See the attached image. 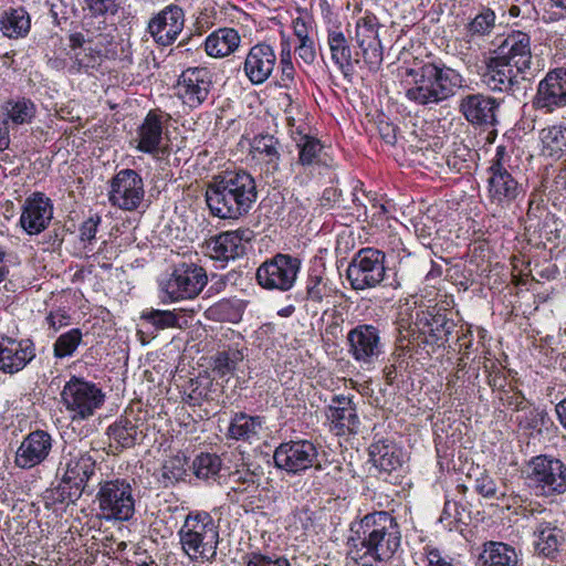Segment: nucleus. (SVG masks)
I'll return each mask as SVG.
<instances>
[{
  "mask_svg": "<svg viewBox=\"0 0 566 566\" xmlns=\"http://www.w3.org/2000/svg\"><path fill=\"white\" fill-rule=\"evenodd\" d=\"M350 532L349 555L361 566L387 563L400 548V526L387 511H374L352 522Z\"/></svg>",
  "mask_w": 566,
  "mask_h": 566,
  "instance_id": "f257e3e1",
  "label": "nucleus"
},
{
  "mask_svg": "<svg viewBox=\"0 0 566 566\" xmlns=\"http://www.w3.org/2000/svg\"><path fill=\"white\" fill-rule=\"evenodd\" d=\"M400 83L405 97L422 107L444 103L465 87L463 75L441 61L416 63L405 69Z\"/></svg>",
  "mask_w": 566,
  "mask_h": 566,
  "instance_id": "f03ea898",
  "label": "nucleus"
},
{
  "mask_svg": "<svg viewBox=\"0 0 566 566\" xmlns=\"http://www.w3.org/2000/svg\"><path fill=\"white\" fill-rule=\"evenodd\" d=\"M256 184L245 170H226L207 184L205 200L212 217L237 221L256 201Z\"/></svg>",
  "mask_w": 566,
  "mask_h": 566,
  "instance_id": "7ed1b4c3",
  "label": "nucleus"
},
{
  "mask_svg": "<svg viewBox=\"0 0 566 566\" xmlns=\"http://www.w3.org/2000/svg\"><path fill=\"white\" fill-rule=\"evenodd\" d=\"M181 551L191 562L212 564L217 559L219 531L206 511H191L177 533Z\"/></svg>",
  "mask_w": 566,
  "mask_h": 566,
  "instance_id": "20e7f679",
  "label": "nucleus"
},
{
  "mask_svg": "<svg viewBox=\"0 0 566 566\" xmlns=\"http://www.w3.org/2000/svg\"><path fill=\"white\" fill-rule=\"evenodd\" d=\"M95 469L96 460L88 451L73 449L63 453L56 471L61 480L54 490L55 501L75 503L95 474Z\"/></svg>",
  "mask_w": 566,
  "mask_h": 566,
  "instance_id": "39448f33",
  "label": "nucleus"
},
{
  "mask_svg": "<svg viewBox=\"0 0 566 566\" xmlns=\"http://www.w3.org/2000/svg\"><path fill=\"white\" fill-rule=\"evenodd\" d=\"M133 481L115 478L101 481L96 493L98 516L107 522H128L135 515Z\"/></svg>",
  "mask_w": 566,
  "mask_h": 566,
  "instance_id": "423d86ee",
  "label": "nucleus"
},
{
  "mask_svg": "<svg viewBox=\"0 0 566 566\" xmlns=\"http://www.w3.org/2000/svg\"><path fill=\"white\" fill-rule=\"evenodd\" d=\"M515 169L506 148L497 146L486 169L488 193L492 203L509 207L522 193V186L514 176Z\"/></svg>",
  "mask_w": 566,
  "mask_h": 566,
  "instance_id": "0eeeda50",
  "label": "nucleus"
},
{
  "mask_svg": "<svg viewBox=\"0 0 566 566\" xmlns=\"http://www.w3.org/2000/svg\"><path fill=\"white\" fill-rule=\"evenodd\" d=\"M61 402L73 421H83L102 408L105 394L97 384L73 375L61 390Z\"/></svg>",
  "mask_w": 566,
  "mask_h": 566,
  "instance_id": "6e6552de",
  "label": "nucleus"
},
{
  "mask_svg": "<svg viewBox=\"0 0 566 566\" xmlns=\"http://www.w3.org/2000/svg\"><path fill=\"white\" fill-rule=\"evenodd\" d=\"M208 283L206 270L192 262L179 263L159 284L164 302H178L197 297Z\"/></svg>",
  "mask_w": 566,
  "mask_h": 566,
  "instance_id": "1a4fd4ad",
  "label": "nucleus"
},
{
  "mask_svg": "<svg viewBox=\"0 0 566 566\" xmlns=\"http://www.w3.org/2000/svg\"><path fill=\"white\" fill-rule=\"evenodd\" d=\"M347 353L361 368L370 369L385 353L379 324L359 323L346 335Z\"/></svg>",
  "mask_w": 566,
  "mask_h": 566,
  "instance_id": "9d476101",
  "label": "nucleus"
},
{
  "mask_svg": "<svg viewBox=\"0 0 566 566\" xmlns=\"http://www.w3.org/2000/svg\"><path fill=\"white\" fill-rule=\"evenodd\" d=\"M346 275L355 291L380 285L386 276V254L375 248L360 249L349 262Z\"/></svg>",
  "mask_w": 566,
  "mask_h": 566,
  "instance_id": "9b49d317",
  "label": "nucleus"
},
{
  "mask_svg": "<svg viewBox=\"0 0 566 566\" xmlns=\"http://www.w3.org/2000/svg\"><path fill=\"white\" fill-rule=\"evenodd\" d=\"M527 526L533 532V545L537 555L555 558L565 537L556 514L549 509H532L526 515Z\"/></svg>",
  "mask_w": 566,
  "mask_h": 566,
  "instance_id": "f8f14e48",
  "label": "nucleus"
},
{
  "mask_svg": "<svg viewBox=\"0 0 566 566\" xmlns=\"http://www.w3.org/2000/svg\"><path fill=\"white\" fill-rule=\"evenodd\" d=\"M454 327V321L449 318L444 311L436 306L428 307L417 312L409 335L413 339H421V343L434 350L449 340Z\"/></svg>",
  "mask_w": 566,
  "mask_h": 566,
  "instance_id": "ddd939ff",
  "label": "nucleus"
},
{
  "mask_svg": "<svg viewBox=\"0 0 566 566\" xmlns=\"http://www.w3.org/2000/svg\"><path fill=\"white\" fill-rule=\"evenodd\" d=\"M301 269V260L296 256L277 253L264 261L256 270L255 277L265 290L289 291L295 284Z\"/></svg>",
  "mask_w": 566,
  "mask_h": 566,
  "instance_id": "4468645a",
  "label": "nucleus"
},
{
  "mask_svg": "<svg viewBox=\"0 0 566 566\" xmlns=\"http://www.w3.org/2000/svg\"><path fill=\"white\" fill-rule=\"evenodd\" d=\"M528 479L538 494L551 496L566 492V465L556 458L538 455L530 463Z\"/></svg>",
  "mask_w": 566,
  "mask_h": 566,
  "instance_id": "2eb2a0df",
  "label": "nucleus"
},
{
  "mask_svg": "<svg viewBox=\"0 0 566 566\" xmlns=\"http://www.w3.org/2000/svg\"><path fill=\"white\" fill-rule=\"evenodd\" d=\"M145 185L134 169H122L111 180L108 201L124 211H136L144 202Z\"/></svg>",
  "mask_w": 566,
  "mask_h": 566,
  "instance_id": "dca6fc26",
  "label": "nucleus"
},
{
  "mask_svg": "<svg viewBox=\"0 0 566 566\" xmlns=\"http://www.w3.org/2000/svg\"><path fill=\"white\" fill-rule=\"evenodd\" d=\"M379 28L378 18L369 11H364L356 20L355 41L361 51L364 63L371 72L378 71L384 60Z\"/></svg>",
  "mask_w": 566,
  "mask_h": 566,
  "instance_id": "f3484780",
  "label": "nucleus"
},
{
  "mask_svg": "<svg viewBox=\"0 0 566 566\" xmlns=\"http://www.w3.org/2000/svg\"><path fill=\"white\" fill-rule=\"evenodd\" d=\"M317 458L318 450L308 440L283 442L273 454L275 467L291 474H300L314 467Z\"/></svg>",
  "mask_w": 566,
  "mask_h": 566,
  "instance_id": "a211bd4d",
  "label": "nucleus"
},
{
  "mask_svg": "<svg viewBox=\"0 0 566 566\" xmlns=\"http://www.w3.org/2000/svg\"><path fill=\"white\" fill-rule=\"evenodd\" d=\"M532 106L544 114H552L566 107V69L559 67L549 71L539 81Z\"/></svg>",
  "mask_w": 566,
  "mask_h": 566,
  "instance_id": "6ab92c4d",
  "label": "nucleus"
},
{
  "mask_svg": "<svg viewBox=\"0 0 566 566\" xmlns=\"http://www.w3.org/2000/svg\"><path fill=\"white\" fill-rule=\"evenodd\" d=\"M212 88V74L207 67H188L179 75L176 95L191 107H199Z\"/></svg>",
  "mask_w": 566,
  "mask_h": 566,
  "instance_id": "aec40b11",
  "label": "nucleus"
},
{
  "mask_svg": "<svg viewBox=\"0 0 566 566\" xmlns=\"http://www.w3.org/2000/svg\"><path fill=\"white\" fill-rule=\"evenodd\" d=\"M459 113L474 127H492L497 124L500 102L488 94L471 93L459 101Z\"/></svg>",
  "mask_w": 566,
  "mask_h": 566,
  "instance_id": "412c9836",
  "label": "nucleus"
},
{
  "mask_svg": "<svg viewBox=\"0 0 566 566\" xmlns=\"http://www.w3.org/2000/svg\"><path fill=\"white\" fill-rule=\"evenodd\" d=\"M495 55L527 77L533 65L531 38L522 31H514L506 35L499 45Z\"/></svg>",
  "mask_w": 566,
  "mask_h": 566,
  "instance_id": "4be33fe9",
  "label": "nucleus"
},
{
  "mask_svg": "<svg viewBox=\"0 0 566 566\" xmlns=\"http://www.w3.org/2000/svg\"><path fill=\"white\" fill-rule=\"evenodd\" d=\"M53 448V438L45 430H34L28 433L14 455V464L23 470L33 469L44 463Z\"/></svg>",
  "mask_w": 566,
  "mask_h": 566,
  "instance_id": "5701e85b",
  "label": "nucleus"
},
{
  "mask_svg": "<svg viewBox=\"0 0 566 566\" xmlns=\"http://www.w3.org/2000/svg\"><path fill=\"white\" fill-rule=\"evenodd\" d=\"M184 24V10L176 4H169L149 20L147 32L157 44L168 46L177 40Z\"/></svg>",
  "mask_w": 566,
  "mask_h": 566,
  "instance_id": "b1692460",
  "label": "nucleus"
},
{
  "mask_svg": "<svg viewBox=\"0 0 566 566\" xmlns=\"http://www.w3.org/2000/svg\"><path fill=\"white\" fill-rule=\"evenodd\" d=\"M52 217L51 199L42 192H34L24 200L19 222L28 234L34 235L49 227Z\"/></svg>",
  "mask_w": 566,
  "mask_h": 566,
  "instance_id": "393cba45",
  "label": "nucleus"
},
{
  "mask_svg": "<svg viewBox=\"0 0 566 566\" xmlns=\"http://www.w3.org/2000/svg\"><path fill=\"white\" fill-rule=\"evenodd\" d=\"M31 339L2 337L0 340V371L13 375L23 370L35 358Z\"/></svg>",
  "mask_w": 566,
  "mask_h": 566,
  "instance_id": "a878e982",
  "label": "nucleus"
},
{
  "mask_svg": "<svg viewBox=\"0 0 566 566\" xmlns=\"http://www.w3.org/2000/svg\"><path fill=\"white\" fill-rule=\"evenodd\" d=\"M249 229L224 231L207 241L208 255L220 262L235 260L245 253V242L250 241Z\"/></svg>",
  "mask_w": 566,
  "mask_h": 566,
  "instance_id": "bb28decb",
  "label": "nucleus"
},
{
  "mask_svg": "<svg viewBox=\"0 0 566 566\" xmlns=\"http://www.w3.org/2000/svg\"><path fill=\"white\" fill-rule=\"evenodd\" d=\"M296 133L300 137L293 138L296 142L298 157L297 160L291 165V169L294 174L295 182L303 186L312 178L313 167L321 163L323 145L315 137L302 134L300 130Z\"/></svg>",
  "mask_w": 566,
  "mask_h": 566,
  "instance_id": "cd10ccee",
  "label": "nucleus"
},
{
  "mask_svg": "<svg viewBox=\"0 0 566 566\" xmlns=\"http://www.w3.org/2000/svg\"><path fill=\"white\" fill-rule=\"evenodd\" d=\"M331 430L337 436L346 432H356L359 418L356 411L353 396L335 395L332 397L325 411Z\"/></svg>",
  "mask_w": 566,
  "mask_h": 566,
  "instance_id": "c85d7f7f",
  "label": "nucleus"
},
{
  "mask_svg": "<svg viewBox=\"0 0 566 566\" xmlns=\"http://www.w3.org/2000/svg\"><path fill=\"white\" fill-rule=\"evenodd\" d=\"M276 65L273 48L265 43L253 45L244 60L243 72L253 85H261L272 75Z\"/></svg>",
  "mask_w": 566,
  "mask_h": 566,
  "instance_id": "c756f323",
  "label": "nucleus"
},
{
  "mask_svg": "<svg viewBox=\"0 0 566 566\" xmlns=\"http://www.w3.org/2000/svg\"><path fill=\"white\" fill-rule=\"evenodd\" d=\"M514 71V67L494 55L486 64L482 81L492 92L513 94L518 88L521 80L527 78Z\"/></svg>",
  "mask_w": 566,
  "mask_h": 566,
  "instance_id": "7c9ffc66",
  "label": "nucleus"
},
{
  "mask_svg": "<svg viewBox=\"0 0 566 566\" xmlns=\"http://www.w3.org/2000/svg\"><path fill=\"white\" fill-rule=\"evenodd\" d=\"M368 454L373 465L384 474L398 471L406 461L402 449L394 440L384 437H375L368 448Z\"/></svg>",
  "mask_w": 566,
  "mask_h": 566,
  "instance_id": "2f4dec72",
  "label": "nucleus"
},
{
  "mask_svg": "<svg viewBox=\"0 0 566 566\" xmlns=\"http://www.w3.org/2000/svg\"><path fill=\"white\" fill-rule=\"evenodd\" d=\"M143 427V420L133 413L120 416L107 428L109 447L116 450L133 448L145 438Z\"/></svg>",
  "mask_w": 566,
  "mask_h": 566,
  "instance_id": "473e14b6",
  "label": "nucleus"
},
{
  "mask_svg": "<svg viewBox=\"0 0 566 566\" xmlns=\"http://www.w3.org/2000/svg\"><path fill=\"white\" fill-rule=\"evenodd\" d=\"M339 291L331 280L322 275H310L306 280L304 306L307 312L317 314L318 308L329 305L337 297H343Z\"/></svg>",
  "mask_w": 566,
  "mask_h": 566,
  "instance_id": "72a5a7b5",
  "label": "nucleus"
},
{
  "mask_svg": "<svg viewBox=\"0 0 566 566\" xmlns=\"http://www.w3.org/2000/svg\"><path fill=\"white\" fill-rule=\"evenodd\" d=\"M170 116L157 111H150L138 127L137 149L146 154L158 153L163 144L164 124Z\"/></svg>",
  "mask_w": 566,
  "mask_h": 566,
  "instance_id": "f704fd0d",
  "label": "nucleus"
},
{
  "mask_svg": "<svg viewBox=\"0 0 566 566\" xmlns=\"http://www.w3.org/2000/svg\"><path fill=\"white\" fill-rule=\"evenodd\" d=\"M252 159L263 165L265 172L274 174L280 166V142L273 135L259 134L253 137L250 149Z\"/></svg>",
  "mask_w": 566,
  "mask_h": 566,
  "instance_id": "c9c22d12",
  "label": "nucleus"
},
{
  "mask_svg": "<svg viewBox=\"0 0 566 566\" xmlns=\"http://www.w3.org/2000/svg\"><path fill=\"white\" fill-rule=\"evenodd\" d=\"M265 417L252 416L243 411L235 412L230 420L227 436L234 440L252 442L260 439Z\"/></svg>",
  "mask_w": 566,
  "mask_h": 566,
  "instance_id": "e433bc0d",
  "label": "nucleus"
},
{
  "mask_svg": "<svg viewBox=\"0 0 566 566\" xmlns=\"http://www.w3.org/2000/svg\"><path fill=\"white\" fill-rule=\"evenodd\" d=\"M518 564L520 556L515 547L503 542H485L478 557L479 566H518Z\"/></svg>",
  "mask_w": 566,
  "mask_h": 566,
  "instance_id": "4c0bfd02",
  "label": "nucleus"
},
{
  "mask_svg": "<svg viewBox=\"0 0 566 566\" xmlns=\"http://www.w3.org/2000/svg\"><path fill=\"white\" fill-rule=\"evenodd\" d=\"M240 44L238 31L222 28L212 32L205 42L206 52L213 57H223L234 52Z\"/></svg>",
  "mask_w": 566,
  "mask_h": 566,
  "instance_id": "58836bf2",
  "label": "nucleus"
},
{
  "mask_svg": "<svg viewBox=\"0 0 566 566\" xmlns=\"http://www.w3.org/2000/svg\"><path fill=\"white\" fill-rule=\"evenodd\" d=\"M517 427L527 436L541 434L543 430H548L553 421L545 409L530 403L517 413L515 419Z\"/></svg>",
  "mask_w": 566,
  "mask_h": 566,
  "instance_id": "ea45409f",
  "label": "nucleus"
},
{
  "mask_svg": "<svg viewBox=\"0 0 566 566\" xmlns=\"http://www.w3.org/2000/svg\"><path fill=\"white\" fill-rule=\"evenodd\" d=\"M244 356L243 349L238 346L223 347L212 357L213 374L220 378L233 376Z\"/></svg>",
  "mask_w": 566,
  "mask_h": 566,
  "instance_id": "a19ab883",
  "label": "nucleus"
},
{
  "mask_svg": "<svg viewBox=\"0 0 566 566\" xmlns=\"http://www.w3.org/2000/svg\"><path fill=\"white\" fill-rule=\"evenodd\" d=\"M4 120L9 124L12 123L14 126L24 125L31 123L36 113L34 103L25 97H17L8 99L3 106Z\"/></svg>",
  "mask_w": 566,
  "mask_h": 566,
  "instance_id": "79ce46f5",
  "label": "nucleus"
},
{
  "mask_svg": "<svg viewBox=\"0 0 566 566\" xmlns=\"http://www.w3.org/2000/svg\"><path fill=\"white\" fill-rule=\"evenodd\" d=\"M30 30V18L22 9L4 11L0 18V31L10 39L25 36Z\"/></svg>",
  "mask_w": 566,
  "mask_h": 566,
  "instance_id": "37998d69",
  "label": "nucleus"
},
{
  "mask_svg": "<svg viewBox=\"0 0 566 566\" xmlns=\"http://www.w3.org/2000/svg\"><path fill=\"white\" fill-rule=\"evenodd\" d=\"M327 42L334 63L342 70L345 75L352 72L354 69L352 50L344 33L340 31L329 32Z\"/></svg>",
  "mask_w": 566,
  "mask_h": 566,
  "instance_id": "c03bdc74",
  "label": "nucleus"
},
{
  "mask_svg": "<svg viewBox=\"0 0 566 566\" xmlns=\"http://www.w3.org/2000/svg\"><path fill=\"white\" fill-rule=\"evenodd\" d=\"M542 150L549 157H560L566 151V125H552L539 132Z\"/></svg>",
  "mask_w": 566,
  "mask_h": 566,
  "instance_id": "a18cd8bd",
  "label": "nucleus"
},
{
  "mask_svg": "<svg viewBox=\"0 0 566 566\" xmlns=\"http://www.w3.org/2000/svg\"><path fill=\"white\" fill-rule=\"evenodd\" d=\"M186 474L187 459L178 454L166 459L156 476L163 488H169L182 481Z\"/></svg>",
  "mask_w": 566,
  "mask_h": 566,
  "instance_id": "49530a36",
  "label": "nucleus"
},
{
  "mask_svg": "<svg viewBox=\"0 0 566 566\" xmlns=\"http://www.w3.org/2000/svg\"><path fill=\"white\" fill-rule=\"evenodd\" d=\"M232 486L227 493L231 503H239L243 494L255 492L258 489V476L249 469L237 470L231 474Z\"/></svg>",
  "mask_w": 566,
  "mask_h": 566,
  "instance_id": "de8ad7c7",
  "label": "nucleus"
},
{
  "mask_svg": "<svg viewBox=\"0 0 566 566\" xmlns=\"http://www.w3.org/2000/svg\"><path fill=\"white\" fill-rule=\"evenodd\" d=\"M140 319L150 324L156 331L181 328L180 316L175 310L147 308L142 312Z\"/></svg>",
  "mask_w": 566,
  "mask_h": 566,
  "instance_id": "09e8293b",
  "label": "nucleus"
},
{
  "mask_svg": "<svg viewBox=\"0 0 566 566\" xmlns=\"http://www.w3.org/2000/svg\"><path fill=\"white\" fill-rule=\"evenodd\" d=\"M222 467V461L214 453H201L192 463L193 473L201 480H216Z\"/></svg>",
  "mask_w": 566,
  "mask_h": 566,
  "instance_id": "8fccbe9b",
  "label": "nucleus"
},
{
  "mask_svg": "<svg viewBox=\"0 0 566 566\" xmlns=\"http://www.w3.org/2000/svg\"><path fill=\"white\" fill-rule=\"evenodd\" d=\"M83 339V333L80 328H72L61 334L53 344V355L62 359L71 357L76 352Z\"/></svg>",
  "mask_w": 566,
  "mask_h": 566,
  "instance_id": "3c124183",
  "label": "nucleus"
},
{
  "mask_svg": "<svg viewBox=\"0 0 566 566\" xmlns=\"http://www.w3.org/2000/svg\"><path fill=\"white\" fill-rule=\"evenodd\" d=\"M495 13L491 9H483L465 27L467 34L471 39L489 34L494 28Z\"/></svg>",
  "mask_w": 566,
  "mask_h": 566,
  "instance_id": "603ef678",
  "label": "nucleus"
},
{
  "mask_svg": "<svg viewBox=\"0 0 566 566\" xmlns=\"http://www.w3.org/2000/svg\"><path fill=\"white\" fill-rule=\"evenodd\" d=\"M74 62L71 66V71L78 73L82 70L94 69L99 64L102 60V50L97 48V44H91L84 48V52H75L72 56Z\"/></svg>",
  "mask_w": 566,
  "mask_h": 566,
  "instance_id": "864d4df0",
  "label": "nucleus"
},
{
  "mask_svg": "<svg viewBox=\"0 0 566 566\" xmlns=\"http://www.w3.org/2000/svg\"><path fill=\"white\" fill-rule=\"evenodd\" d=\"M245 566H291L289 559L277 553L252 552L245 557Z\"/></svg>",
  "mask_w": 566,
  "mask_h": 566,
  "instance_id": "5fc2aeb1",
  "label": "nucleus"
},
{
  "mask_svg": "<svg viewBox=\"0 0 566 566\" xmlns=\"http://www.w3.org/2000/svg\"><path fill=\"white\" fill-rule=\"evenodd\" d=\"M426 566H461V563L433 545H426L422 552Z\"/></svg>",
  "mask_w": 566,
  "mask_h": 566,
  "instance_id": "6e6d98bb",
  "label": "nucleus"
},
{
  "mask_svg": "<svg viewBox=\"0 0 566 566\" xmlns=\"http://www.w3.org/2000/svg\"><path fill=\"white\" fill-rule=\"evenodd\" d=\"M207 316L216 321H234L239 316L233 304L228 300H222L207 310Z\"/></svg>",
  "mask_w": 566,
  "mask_h": 566,
  "instance_id": "4d7b16f0",
  "label": "nucleus"
},
{
  "mask_svg": "<svg viewBox=\"0 0 566 566\" xmlns=\"http://www.w3.org/2000/svg\"><path fill=\"white\" fill-rule=\"evenodd\" d=\"M475 491L485 499H501L505 496V493L501 491L496 482L489 474H482L475 479L474 483Z\"/></svg>",
  "mask_w": 566,
  "mask_h": 566,
  "instance_id": "13d9d810",
  "label": "nucleus"
},
{
  "mask_svg": "<svg viewBox=\"0 0 566 566\" xmlns=\"http://www.w3.org/2000/svg\"><path fill=\"white\" fill-rule=\"evenodd\" d=\"M502 405L521 413L531 402L526 400L521 391L509 389L499 392Z\"/></svg>",
  "mask_w": 566,
  "mask_h": 566,
  "instance_id": "bf43d9fd",
  "label": "nucleus"
},
{
  "mask_svg": "<svg viewBox=\"0 0 566 566\" xmlns=\"http://www.w3.org/2000/svg\"><path fill=\"white\" fill-rule=\"evenodd\" d=\"M191 389L184 398V401L190 406H200L202 401L208 400L209 390L199 380H191Z\"/></svg>",
  "mask_w": 566,
  "mask_h": 566,
  "instance_id": "052dcab7",
  "label": "nucleus"
},
{
  "mask_svg": "<svg viewBox=\"0 0 566 566\" xmlns=\"http://www.w3.org/2000/svg\"><path fill=\"white\" fill-rule=\"evenodd\" d=\"M312 19L310 17H297L292 22L293 33L298 42L313 41L310 36L312 29Z\"/></svg>",
  "mask_w": 566,
  "mask_h": 566,
  "instance_id": "680f3d73",
  "label": "nucleus"
},
{
  "mask_svg": "<svg viewBox=\"0 0 566 566\" xmlns=\"http://www.w3.org/2000/svg\"><path fill=\"white\" fill-rule=\"evenodd\" d=\"M99 223L101 217L97 214L85 220L80 227L81 241L91 243L95 239Z\"/></svg>",
  "mask_w": 566,
  "mask_h": 566,
  "instance_id": "e2e57ef3",
  "label": "nucleus"
},
{
  "mask_svg": "<svg viewBox=\"0 0 566 566\" xmlns=\"http://www.w3.org/2000/svg\"><path fill=\"white\" fill-rule=\"evenodd\" d=\"M71 316L64 310L51 311L45 317V322L54 332L70 324Z\"/></svg>",
  "mask_w": 566,
  "mask_h": 566,
  "instance_id": "0e129e2a",
  "label": "nucleus"
},
{
  "mask_svg": "<svg viewBox=\"0 0 566 566\" xmlns=\"http://www.w3.org/2000/svg\"><path fill=\"white\" fill-rule=\"evenodd\" d=\"M281 72H282L281 80L283 82V86L287 87L289 84L293 82L294 73H295L293 63L291 62L290 52L286 53V56L284 54H282Z\"/></svg>",
  "mask_w": 566,
  "mask_h": 566,
  "instance_id": "69168bd1",
  "label": "nucleus"
},
{
  "mask_svg": "<svg viewBox=\"0 0 566 566\" xmlns=\"http://www.w3.org/2000/svg\"><path fill=\"white\" fill-rule=\"evenodd\" d=\"M295 52L297 53L298 57L302 59L306 64H311L315 60V46L314 41L300 42L298 45L295 48Z\"/></svg>",
  "mask_w": 566,
  "mask_h": 566,
  "instance_id": "338daca9",
  "label": "nucleus"
},
{
  "mask_svg": "<svg viewBox=\"0 0 566 566\" xmlns=\"http://www.w3.org/2000/svg\"><path fill=\"white\" fill-rule=\"evenodd\" d=\"M342 190L336 187L326 188L322 195V205L323 206H340L344 202L342 198Z\"/></svg>",
  "mask_w": 566,
  "mask_h": 566,
  "instance_id": "774afa93",
  "label": "nucleus"
}]
</instances>
